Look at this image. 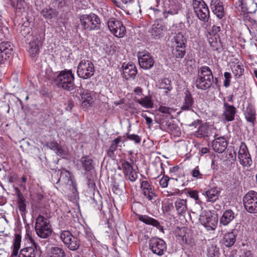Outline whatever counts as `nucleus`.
I'll use <instances>...</instances> for the list:
<instances>
[{
  "mask_svg": "<svg viewBox=\"0 0 257 257\" xmlns=\"http://www.w3.org/2000/svg\"><path fill=\"white\" fill-rule=\"evenodd\" d=\"M213 82V75L210 68L207 66H203L198 69L195 86L201 90L209 88Z\"/></svg>",
  "mask_w": 257,
  "mask_h": 257,
  "instance_id": "1",
  "label": "nucleus"
},
{
  "mask_svg": "<svg viewBox=\"0 0 257 257\" xmlns=\"http://www.w3.org/2000/svg\"><path fill=\"white\" fill-rule=\"evenodd\" d=\"M79 20L81 28L86 31L98 30L100 28V20L94 13L81 15Z\"/></svg>",
  "mask_w": 257,
  "mask_h": 257,
  "instance_id": "2",
  "label": "nucleus"
},
{
  "mask_svg": "<svg viewBox=\"0 0 257 257\" xmlns=\"http://www.w3.org/2000/svg\"><path fill=\"white\" fill-rule=\"evenodd\" d=\"M74 75L70 70L60 71L55 79V82L59 88L70 91L74 86Z\"/></svg>",
  "mask_w": 257,
  "mask_h": 257,
  "instance_id": "3",
  "label": "nucleus"
},
{
  "mask_svg": "<svg viewBox=\"0 0 257 257\" xmlns=\"http://www.w3.org/2000/svg\"><path fill=\"white\" fill-rule=\"evenodd\" d=\"M35 229L37 235L42 238H47L52 232L49 220L40 214L36 219Z\"/></svg>",
  "mask_w": 257,
  "mask_h": 257,
  "instance_id": "4",
  "label": "nucleus"
},
{
  "mask_svg": "<svg viewBox=\"0 0 257 257\" xmlns=\"http://www.w3.org/2000/svg\"><path fill=\"white\" fill-rule=\"evenodd\" d=\"M192 5L197 18L203 22H207L210 12L207 5L203 0H193Z\"/></svg>",
  "mask_w": 257,
  "mask_h": 257,
  "instance_id": "5",
  "label": "nucleus"
},
{
  "mask_svg": "<svg viewBox=\"0 0 257 257\" xmlns=\"http://www.w3.org/2000/svg\"><path fill=\"white\" fill-rule=\"evenodd\" d=\"M199 220L207 231L214 230L218 223V218L210 211H205L200 215Z\"/></svg>",
  "mask_w": 257,
  "mask_h": 257,
  "instance_id": "6",
  "label": "nucleus"
},
{
  "mask_svg": "<svg viewBox=\"0 0 257 257\" xmlns=\"http://www.w3.org/2000/svg\"><path fill=\"white\" fill-rule=\"evenodd\" d=\"M94 67L93 63L89 60H81L77 67L78 76L83 79H88L94 74Z\"/></svg>",
  "mask_w": 257,
  "mask_h": 257,
  "instance_id": "7",
  "label": "nucleus"
},
{
  "mask_svg": "<svg viewBox=\"0 0 257 257\" xmlns=\"http://www.w3.org/2000/svg\"><path fill=\"white\" fill-rule=\"evenodd\" d=\"M243 205L246 210L251 213H257V192L250 191L243 198Z\"/></svg>",
  "mask_w": 257,
  "mask_h": 257,
  "instance_id": "8",
  "label": "nucleus"
},
{
  "mask_svg": "<svg viewBox=\"0 0 257 257\" xmlns=\"http://www.w3.org/2000/svg\"><path fill=\"white\" fill-rule=\"evenodd\" d=\"M60 238L65 245L71 250H76L80 246L78 239L74 236L67 230H64L60 233Z\"/></svg>",
  "mask_w": 257,
  "mask_h": 257,
  "instance_id": "9",
  "label": "nucleus"
},
{
  "mask_svg": "<svg viewBox=\"0 0 257 257\" xmlns=\"http://www.w3.org/2000/svg\"><path fill=\"white\" fill-rule=\"evenodd\" d=\"M107 25L109 31L115 37L122 38L125 35V27L121 22L114 18H111L108 20Z\"/></svg>",
  "mask_w": 257,
  "mask_h": 257,
  "instance_id": "10",
  "label": "nucleus"
},
{
  "mask_svg": "<svg viewBox=\"0 0 257 257\" xmlns=\"http://www.w3.org/2000/svg\"><path fill=\"white\" fill-rule=\"evenodd\" d=\"M149 248L152 252L159 256L164 255L167 251V244L160 238H152L149 240Z\"/></svg>",
  "mask_w": 257,
  "mask_h": 257,
  "instance_id": "11",
  "label": "nucleus"
},
{
  "mask_svg": "<svg viewBox=\"0 0 257 257\" xmlns=\"http://www.w3.org/2000/svg\"><path fill=\"white\" fill-rule=\"evenodd\" d=\"M118 169L122 170L126 179L134 182L138 178V173L133 168V165L128 162H119L117 164Z\"/></svg>",
  "mask_w": 257,
  "mask_h": 257,
  "instance_id": "12",
  "label": "nucleus"
},
{
  "mask_svg": "<svg viewBox=\"0 0 257 257\" xmlns=\"http://www.w3.org/2000/svg\"><path fill=\"white\" fill-rule=\"evenodd\" d=\"M140 184L141 192L145 198L149 201L155 199L157 195L152 184L147 180H143L141 181Z\"/></svg>",
  "mask_w": 257,
  "mask_h": 257,
  "instance_id": "13",
  "label": "nucleus"
},
{
  "mask_svg": "<svg viewBox=\"0 0 257 257\" xmlns=\"http://www.w3.org/2000/svg\"><path fill=\"white\" fill-rule=\"evenodd\" d=\"M139 63L144 69H150L154 64V60L152 56L148 52H143L138 55Z\"/></svg>",
  "mask_w": 257,
  "mask_h": 257,
  "instance_id": "14",
  "label": "nucleus"
},
{
  "mask_svg": "<svg viewBox=\"0 0 257 257\" xmlns=\"http://www.w3.org/2000/svg\"><path fill=\"white\" fill-rule=\"evenodd\" d=\"M13 46L9 42L0 43V62L3 63L12 56Z\"/></svg>",
  "mask_w": 257,
  "mask_h": 257,
  "instance_id": "15",
  "label": "nucleus"
},
{
  "mask_svg": "<svg viewBox=\"0 0 257 257\" xmlns=\"http://www.w3.org/2000/svg\"><path fill=\"white\" fill-rule=\"evenodd\" d=\"M44 38L39 35L35 36L30 42L29 52L32 57L36 56L39 53V47L42 45Z\"/></svg>",
  "mask_w": 257,
  "mask_h": 257,
  "instance_id": "16",
  "label": "nucleus"
},
{
  "mask_svg": "<svg viewBox=\"0 0 257 257\" xmlns=\"http://www.w3.org/2000/svg\"><path fill=\"white\" fill-rule=\"evenodd\" d=\"M223 111L222 114V118L227 121H231L234 120L235 114L236 113V108L232 105L227 102H223Z\"/></svg>",
  "mask_w": 257,
  "mask_h": 257,
  "instance_id": "17",
  "label": "nucleus"
},
{
  "mask_svg": "<svg viewBox=\"0 0 257 257\" xmlns=\"http://www.w3.org/2000/svg\"><path fill=\"white\" fill-rule=\"evenodd\" d=\"M236 5L244 13H253L256 11L257 5L252 0L239 1Z\"/></svg>",
  "mask_w": 257,
  "mask_h": 257,
  "instance_id": "18",
  "label": "nucleus"
},
{
  "mask_svg": "<svg viewBox=\"0 0 257 257\" xmlns=\"http://www.w3.org/2000/svg\"><path fill=\"white\" fill-rule=\"evenodd\" d=\"M32 241V246L22 249L18 257H36V253L40 250V247L34 240Z\"/></svg>",
  "mask_w": 257,
  "mask_h": 257,
  "instance_id": "19",
  "label": "nucleus"
},
{
  "mask_svg": "<svg viewBox=\"0 0 257 257\" xmlns=\"http://www.w3.org/2000/svg\"><path fill=\"white\" fill-rule=\"evenodd\" d=\"M210 7L212 12L219 19L224 16V10L223 3L220 0H211Z\"/></svg>",
  "mask_w": 257,
  "mask_h": 257,
  "instance_id": "20",
  "label": "nucleus"
},
{
  "mask_svg": "<svg viewBox=\"0 0 257 257\" xmlns=\"http://www.w3.org/2000/svg\"><path fill=\"white\" fill-rule=\"evenodd\" d=\"M221 190L220 188L214 187L203 193V195L206 197L207 202H214L219 199Z\"/></svg>",
  "mask_w": 257,
  "mask_h": 257,
  "instance_id": "21",
  "label": "nucleus"
},
{
  "mask_svg": "<svg viewBox=\"0 0 257 257\" xmlns=\"http://www.w3.org/2000/svg\"><path fill=\"white\" fill-rule=\"evenodd\" d=\"M207 38L208 42L212 50L220 52L222 44L219 35H212L210 32H208Z\"/></svg>",
  "mask_w": 257,
  "mask_h": 257,
  "instance_id": "22",
  "label": "nucleus"
},
{
  "mask_svg": "<svg viewBox=\"0 0 257 257\" xmlns=\"http://www.w3.org/2000/svg\"><path fill=\"white\" fill-rule=\"evenodd\" d=\"M237 232V230L234 229L231 231L225 233L221 241L222 243L226 247L232 246L236 241Z\"/></svg>",
  "mask_w": 257,
  "mask_h": 257,
  "instance_id": "23",
  "label": "nucleus"
},
{
  "mask_svg": "<svg viewBox=\"0 0 257 257\" xmlns=\"http://www.w3.org/2000/svg\"><path fill=\"white\" fill-rule=\"evenodd\" d=\"M138 219L143 223L157 227L160 231L163 232V226L160 225L159 222L155 219L147 215L138 214Z\"/></svg>",
  "mask_w": 257,
  "mask_h": 257,
  "instance_id": "24",
  "label": "nucleus"
},
{
  "mask_svg": "<svg viewBox=\"0 0 257 257\" xmlns=\"http://www.w3.org/2000/svg\"><path fill=\"white\" fill-rule=\"evenodd\" d=\"M227 146V143L224 137L217 138L212 143L213 150L219 153L224 152L226 149Z\"/></svg>",
  "mask_w": 257,
  "mask_h": 257,
  "instance_id": "25",
  "label": "nucleus"
},
{
  "mask_svg": "<svg viewBox=\"0 0 257 257\" xmlns=\"http://www.w3.org/2000/svg\"><path fill=\"white\" fill-rule=\"evenodd\" d=\"M80 95L82 107L85 108L91 107L94 101L91 93L87 90H84L80 93Z\"/></svg>",
  "mask_w": 257,
  "mask_h": 257,
  "instance_id": "26",
  "label": "nucleus"
},
{
  "mask_svg": "<svg viewBox=\"0 0 257 257\" xmlns=\"http://www.w3.org/2000/svg\"><path fill=\"white\" fill-rule=\"evenodd\" d=\"M194 103V99L188 90H186L184 93V97L183 104L181 107L182 110H192V106Z\"/></svg>",
  "mask_w": 257,
  "mask_h": 257,
  "instance_id": "27",
  "label": "nucleus"
},
{
  "mask_svg": "<svg viewBox=\"0 0 257 257\" xmlns=\"http://www.w3.org/2000/svg\"><path fill=\"white\" fill-rule=\"evenodd\" d=\"M186 54V46L173 45L172 50V57L176 60L182 59Z\"/></svg>",
  "mask_w": 257,
  "mask_h": 257,
  "instance_id": "28",
  "label": "nucleus"
},
{
  "mask_svg": "<svg viewBox=\"0 0 257 257\" xmlns=\"http://www.w3.org/2000/svg\"><path fill=\"white\" fill-rule=\"evenodd\" d=\"M191 125L198 126L197 131H195L194 135L195 137L198 138H203L207 136L208 128L206 125L200 124L199 121H194Z\"/></svg>",
  "mask_w": 257,
  "mask_h": 257,
  "instance_id": "29",
  "label": "nucleus"
},
{
  "mask_svg": "<svg viewBox=\"0 0 257 257\" xmlns=\"http://www.w3.org/2000/svg\"><path fill=\"white\" fill-rule=\"evenodd\" d=\"M123 73L125 77L134 78L137 73V69L134 63H128L122 65Z\"/></svg>",
  "mask_w": 257,
  "mask_h": 257,
  "instance_id": "30",
  "label": "nucleus"
},
{
  "mask_svg": "<svg viewBox=\"0 0 257 257\" xmlns=\"http://www.w3.org/2000/svg\"><path fill=\"white\" fill-rule=\"evenodd\" d=\"M244 116L246 120L250 122L252 126H254L256 119V113L254 108L251 105H249L246 108Z\"/></svg>",
  "mask_w": 257,
  "mask_h": 257,
  "instance_id": "31",
  "label": "nucleus"
},
{
  "mask_svg": "<svg viewBox=\"0 0 257 257\" xmlns=\"http://www.w3.org/2000/svg\"><path fill=\"white\" fill-rule=\"evenodd\" d=\"M136 102L140 104L145 108H152L153 107V101L150 95L145 96L141 98L136 97Z\"/></svg>",
  "mask_w": 257,
  "mask_h": 257,
  "instance_id": "32",
  "label": "nucleus"
},
{
  "mask_svg": "<svg viewBox=\"0 0 257 257\" xmlns=\"http://www.w3.org/2000/svg\"><path fill=\"white\" fill-rule=\"evenodd\" d=\"M235 218L234 213L231 210L225 211L220 219V222L223 225H228Z\"/></svg>",
  "mask_w": 257,
  "mask_h": 257,
  "instance_id": "33",
  "label": "nucleus"
},
{
  "mask_svg": "<svg viewBox=\"0 0 257 257\" xmlns=\"http://www.w3.org/2000/svg\"><path fill=\"white\" fill-rule=\"evenodd\" d=\"M176 209L179 214H184L187 210V200L182 199H177L175 202Z\"/></svg>",
  "mask_w": 257,
  "mask_h": 257,
  "instance_id": "34",
  "label": "nucleus"
},
{
  "mask_svg": "<svg viewBox=\"0 0 257 257\" xmlns=\"http://www.w3.org/2000/svg\"><path fill=\"white\" fill-rule=\"evenodd\" d=\"M238 158L239 161H244V160L250 159V155L248 153L247 147L243 143H242L240 146L238 151Z\"/></svg>",
  "mask_w": 257,
  "mask_h": 257,
  "instance_id": "35",
  "label": "nucleus"
},
{
  "mask_svg": "<svg viewBox=\"0 0 257 257\" xmlns=\"http://www.w3.org/2000/svg\"><path fill=\"white\" fill-rule=\"evenodd\" d=\"M21 236L18 234L15 235V238L13 242V250L11 257H17L19 250L21 246Z\"/></svg>",
  "mask_w": 257,
  "mask_h": 257,
  "instance_id": "36",
  "label": "nucleus"
},
{
  "mask_svg": "<svg viewBox=\"0 0 257 257\" xmlns=\"http://www.w3.org/2000/svg\"><path fill=\"white\" fill-rule=\"evenodd\" d=\"M121 142V137H118L115 139L111 143V145L107 151V155L110 157L114 156V152L115 151L119 146V143Z\"/></svg>",
  "mask_w": 257,
  "mask_h": 257,
  "instance_id": "37",
  "label": "nucleus"
},
{
  "mask_svg": "<svg viewBox=\"0 0 257 257\" xmlns=\"http://www.w3.org/2000/svg\"><path fill=\"white\" fill-rule=\"evenodd\" d=\"M72 177L70 172L64 170L60 173V178L59 181H61L63 184H67L70 181L72 182Z\"/></svg>",
  "mask_w": 257,
  "mask_h": 257,
  "instance_id": "38",
  "label": "nucleus"
},
{
  "mask_svg": "<svg viewBox=\"0 0 257 257\" xmlns=\"http://www.w3.org/2000/svg\"><path fill=\"white\" fill-rule=\"evenodd\" d=\"M159 88L166 90L165 93L167 94L168 92L172 89L171 80L168 78L162 79L159 83Z\"/></svg>",
  "mask_w": 257,
  "mask_h": 257,
  "instance_id": "39",
  "label": "nucleus"
},
{
  "mask_svg": "<svg viewBox=\"0 0 257 257\" xmlns=\"http://www.w3.org/2000/svg\"><path fill=\"white\" fill-rule=\"evenodd\" d=\"M173 40V45L186 46V40L181 33L177 34Z\"/></svg>",
  "mask_w": 257,
  "mask_h": 257,
  "instance_id": "40",
  "label": "nucleus"
},
{
  "mask_svg": "<svg viewBox=\"0 0 257 257\" xmlns=\"http://www.w3.org/2000/svg\"><path fill=\"white\" fill-rule=\"evenodd\" d=\"M232 71L235 77H239L244 73L243 66L241 63L237 62L232 67Z\"/></svg>",
  "mask_w": 257,
  "mask_h": 257,
  "instance_id": "41",
  "label": "nucleus"
},
{
  "mask_svg": "<svg viewBox=\"0 0 257 257\" xmlns=\"http://www.w3.org/2000/svg\"><path fill=\"white\" fill-rule=\"evenodd\" d=\"M219 249L215 245L211 244L207 248L208 257H219Z\"/></svg>",
  "mask_w": 257,
  "mask_h": 257,
  "instance_id": "42",
  "label": "nucleus"
},
{
  "mask_svg": "<svg viewBox=\"0 0 257 257\" xmlns=\"http://www.w3.org/2000/svg\"><path fill=\"white\" fill-rule=\"evenodd\" d=\"M50 257H65V253L62 248L53 247L51 249Z\"/></svg>",
  "mask_w": 257,
  "mask_h": 257,
  "instance_id": "43",
  "label": "nucleus"
},
{
  "mask_svg": "<svg viewBox=\"0 0 257 257\" xmlns=\"http://www.w3.org/2000/svg\"><path fill=\"white\" fill-rule=\"evenodd\" d=\"M54 14V10L52 8H45L42 10L41 14L43 16L48 19L52 18Z\"/></svg>",
  "mask_w": 257,
  "mask_h": 257,
  "instance_id": "44",
  "label": "nucleus"
},
{
  "mask_svg": "<svg viewBox=\"0 0 257 257\" xmlns=\"http://www.w3.org/2000/svg\"><path fill=\"white\" fill-rule=\"evenodd\" d=\"M159 112L168 114H171L175 111V109L172 107H167L165 106L160 105L158 108Z\"/></svg>",
  "mask_w": 257,
  "mask_h": 257,
  "instance_id": "45",
  "label": "nucleus"
},
{
  "mask_svg": "<svg viewBox=\"0 0 257 257\" xmlns=\"http://www.w3.org/2000/svg\"><path fill=\"white\" fill-rule=\"evenodd\" d=\"M126 138L130 141H134L136 144H140L141 142V137L135 134L127 133L126 134Z\"/></svg>",
  "mask_w": 257,
  "mask_h": 257,
  "instance_id": "46",
  "label": "nucleus"
},
{
  "mask_svg": "<svg viewBox=\"0 0 257 257\" xmlns=\"http://www.w3.org/2000/svg\"><path fill=\"white\" fill-rule=\"evenodd\" d=\"M162 29L158 28L157 27L153 26L151 31V35L155 38H159L161 35Z\"/></svg>",
  "mask_w": 257,
  "mask_h": 257,
  "instance_id": "47",
  "label": "nucleus"
},
{
  "mask_svg": "<svg viewBox=\"0 0 257 257\" xmlns=\"http://www.w3.org/2000/svg\"><path fill=\"white\" fill-rule=\"evenodd\" d=\"M224 76L225 80L223 82V85L225 87H228L230 85L231 75L229 72H225L224 74Z\"/></svg>",
  "mask_w": 257,
  "mask_h": 257,
  "instance_id": "48",
  "label": "nucleus"
},
{
  "mask_svg": "<svg viewBox=\"0 0 257 257\" xmlns=\"http://www.w3.org/2000/svg\"><path fill=\"white\" fill-rule=\"evenodd\" d=\"M189 196L194 199L196 203H199L200 202L199 199L198 192L196 190H191L188 192Z\"/></svg>",
  "mask_w": 257,
  "mask_h": 257,
  "instance_id": "49",
  "label": "nucleus"
},
{
  "mask_svg": "<svg viewBox=\"0 0 257 257\" xmlns=\"http://www.w3.org/2000/svg\"><path fill=\"white\" fill-rule=\"evenodd\" d=\"M170 179L167 176H164L160 180L159 184L162 188H166L168 186V182Z\"/></svg>",
  "mask_w": 257,
  "mask_h": 257,
  "instance_id": "50",
  "label": "nucleus"
},
{
  "mask_svg": "<svg viewBox=\"0 0 257 257\" xmlns=\"http://www.w3.org/2000/svg\"><path fill=\"white\" fill-rule=\"evenodd\" d=\"M250 24H248L250 32H252L254 33L257 34V22L255 20H251L250 21Z\"/></svg>",
  "mask_w": 257,
  "mask_h": 257,
  "instance_id": "51",
  "label": "nucleus"
},
{
  "mask_svg": "<svg viewBox=\"0 0 257 257\" xmlns=\"http://www.w3.org/2000/svg\"><path fill=\"white\" fill-rule=\"evenodd\" d=\"M19 208L21 212H25L26 211V205L25 200L22 198H20L18 201Z\"/></svg>",
  "mask_w": 257,
  "mask_h": 257,
  "instance_id": "52",
  "label": "nucleus"
},
{
  "mask_svg": "<svg viewBox=\"0 0 257 257\" xmlns=\"http://www.w3.org/2000/svg\"><path fill=\"white\" fill-rule=\"evenodd\" d=\"M192 176L197 179H201L202 177V174L200 172L199 167H195L192 171Z\"/></svg>",
  "mask_w": 257,
  "mask_h": 257,
  "instance_id": "53",
  "label": "nucleus"
},
{
  "mask_svg": "<svg viewBox=\"0 0 257 257\" xmlns=\"http://www.w3.org/2000/svg\"><path fill=\"white\" fill-rule=\"evenodd\" d=\"M178 13V9H174L173 10L170 9L168 11H165L163 12V16L165 18H167L168 15H174Z\"/></svg>",
  "mask_w": 257,
  "mask_h": 257,
  "instance_id": "54",
  "label": "nucleus"
},
{
  "mask_svg": "<svg viewBox=\"0 0 257 257\" xmlns=\"http://www.w3.org/2000/svg\"><path fill=\"white\" fill-rule=\"evenodd\" d=\"M82 166L86 171H90L92 168L91 162H82Z\"/></svg>",
  "mask_w": 257,
  "mask_h": 257,
  "instance_id": "55",
  "label": "nucleus"
},
{
  "mask_svg": "<svg viewBox=\"0 0 257 257\" xmlns=\"http://www.w3.org/2000/svg\"><path fill=\"white\" fill-rule=\"evenodd\" d=\"M220 29L221 28L220 26L214 25L212 28L211 31L210 32L212 34V35H218V33L220 31Z\"/></svg>",
  "mask_w": 257,
  "mask_h": 257,
  "instance_id": "56",
  "label": "nucleus"
},
{
  "mask_svg": "<svg viewBox=\"0 0 257 257\" xmlns=\"http://www.w3.org/2000/svg\"><path fill=\"white\" fill-rule=\"evenodd\" d=\"M142 116L145 119L146 123L149 125V126L150 127L153 122L152 118L148 116L146 114H142Z\"/></svg>",
  "mask_w": 257,
  "mask_h": 257,
  "instance_id": "57",
  "label": "nucleus"
},
{
  "mask_svg": "<svg viewBox=\"0 0 257 257\" xmlns=\"http://www.w3.org/2000/svg\"><path fill=\"white\" fill-rule=\"evenodd\" d=\"M21 180H22V182L23 183H21L20 184V186L24 190H25L26 189V185L25 184H24L23 183H25L27 181V178L25 176H23L22 178H21Z\"/></svg>",
  "mask_w": 257,
  "mask_h": 257,
  "instance_id": "58",
  "label": "nucleus"
},
{
  "mask_svg": "<svg viewBox=\"0 0 257 257\" xmlns=\"http://www.w3.org/2000/svg\"><path fill=\"white\" fill-rule=\"evenodd\" d=\"M134 92H136L138 95L141 96L143 95L142 89L140 87H137L135 89Z\"/></svg>",
  "mask_w": 257,
  "mask_h": 257,
  "instance_id": "59",
  "label": "nucleus"
},
{
  "mask_svg": "<svg viewBox=\"0 0 257 257\" xmlns=\"http://www.w3.org/2000/svg\"><path fill=\"white\" fill-rule=\"evenodd\" d=\"M242 257H253L250 251H246L244 252V255Z\"/></svg>",
  "mask_w": 257,
  "mask_h": 257,
  "instance_id": "60",
  "label": "nucleus"
},
{
  "mask_svg": "<svg viewBox=\"0 0 257 257\" xmlns=\"http://www.w3.org/2000/svg\"><path fill=\"white\" fill-rule=\"evenodd\" d=\"M209 152V150L208 148L205 147V148H202L201 150H200V152L202 154H206L208 152Z\"/></svg>",
  "mask_w": 257,
  "mask_h": 257,
  "instance_id": "61",
  "label": "nucleus"
},
{
  "mask_svg": "<svg viewBox=\"0 0 257 257\" xmlns=\"http://www.w3.org/2000/svg\"><path fill=\"white\" fill-rule=\"evenodd\" d=\"M240 164L242 165L244 167H248L251 165L250 164H249V162H239Z\"/></svg>",
  "mask_w": 257,
  "mask_h": 257,
  "instance_id": "62",
  "label": "nucleus"
},
{
  "mask_svg": "<svg viewBox=\"0 0 257 257\" xmlns=\"http://www.w3.org/2000/svg\"><path fill=\"white\" fill-rule=\"evenodd\" d=\"M179 169V167H178V166H174V167H172L170 169V171L172 172H177L178 170Z\"/></svg>",
  "mask_w": 257,
  "mask_h": 257,
  "instance_id": "63",
  "label": "nucleus"
},
{
  "mask_svg": "<svg viewBox=\"0 0 257 257\" xmlns=\"http://www.w3.org/2000/svg\"><path fill=\"white\" fill-rule=\"evenodd\" d=\"M56 153L58 155L61 156L63 154V151L61 148H57Z\"/></svg>",
  "mask_w": 257,
  "mask_h": 257,
  "instance_id": "64",
  "label": "nucleus"
}]
</instances>
